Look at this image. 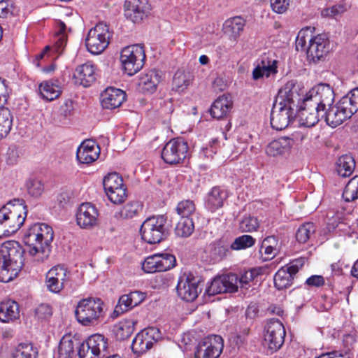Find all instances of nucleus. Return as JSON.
<instances>
[{
  "label": "nucleus",
  "instance_id": "79ce46f5",
  "mask_svg": "<svg viewBox=\"0 0 358 358\" xmlns=\"http://www.w3.org/2000/svg\"><path fill=\"white\" fill-rule=\"evenodd\" d=\"M37 349L30 343H20L12 355V358H37Z\"/></svg>",
  "mask_w": 358,
  "mask_h": 358
},
{
  "label": "nucleus",
  "instance_id": "58836bf2",
  "mask_svg": "<svg viewBox=\"0 0 358 358\" xmlns=\"http://www.w3.org/2000/svg\"><path fill=\"white\" fill-rule=\"evenodd\" d=\"M94 350H96L101 356L107 351L108 347V338L103 335L95 334L85 341Z\"/></svg>",
  "mask_w": 358,
  "mask_h": 358
},
{
  "label": "nucleus",
  "instance_id": "7ed1b4c3",
  "mask_svg": "<svg viewBox=\"0 0 358 358\" xmlns=\"http://www.w3.org/2000/svg\"><path fill=\"white\" fill-rule=\"evenodd\" d=\"M296 50L306 51L308 59L316 63L331 50L330 41L324 34L313 35L310 27L302 29L296 39Z\"/></svg>",
  "mask_w": 358,
  "mask_h": 358
},
{
  "label": "nucleus",
  "instance_id": "9b49d317",
  "mask_svg": "<svg viewBox=\"0 0 358 358\" xmlns=\"http://www.w3.org/2000/svg\"><path fill=\"white\" fill-rule=\"evenodd\" d=\"M100 213L90 202L82 203L76 213V224L83 229H92L99 226Z\"/></svg>",
  "mask_w": 358,
  "mask_h": 358
},
{
  "label": "nucleus",
  "instance_id": "4c0bfd02",
  "mask_svg": "<svg viewBox=\"0 0 358 358\" xmlns=\"http://www.w3.org/2000/svg\"><path fill=\"white\" fill-rule=\"evenodd\" d=\"M39 92L45 100L52 101L60 96L62 90L59 85L51 80H47L40 84Z\"/></svg>",
  "mask_w": 358,
  "mask_h": 358
},
{
  "label": "nucleus",
  "instance_id": "1a4fd4ad",
  "mask_svg": "<svg viewBox=\"0 0 358 358\" xmlns=\"http://www.w3.org/2000/svg\"><path fill=\"white\" fill-rule=\"evenodd\" d=\"M110 32L108 26L99 23L92 28L87 36L85 45L87 50L93 55L101 53L108 47Z\"/></svg>",
  "mask_w": 358,
  "mask_h": 358
},
{
  "label": "nucleus",
  "instance_id": "6e6552de",
  "mask_svg": "<svg viewBox=\"0 0 358 358\" xmlns=\"http://www.w3.org/2000/svg\"><path fill=\"white\" fill-rule=\"evenodd\" d=\"M145 54L143 47L136 44L124 48L120 52L122 69L129 76H133L143 66Z\"/></svg>",
  "mask_w": 358,
  "mask_h": 358
},
{
  "label": "nucleus",
  "instance_id": "de8ad7c7",
  "mask_svg": "<svg viewBox=\"0 0 358 358\" xmlns=\"http://www.w3.org/2000/svg\"><path fill=\"white\" fill-rule=\"evenodd\" d=\"M315 231V227L313 223L307 222L303 224L299 227L296 233V239L301 243H305L314 234Z\"/></svg>",
  "mask_w": 358,
  "mask_h": 358
},
{
  "label": "nucleus",
  "instance_id": "20e7f679",
  "mask_svg": "<svg viewBox=\"0 0 358 358\" xmlns=\"http://www.w3.org/2000/svg\"><path fill=\"white\" fill-rule=\"evenodd\" d=\"M23 265V250L15 241H8L0 246V281L14 279Z\"/></svg>",
  "mask_w": 358,
  "mask_h": 358
},
{
  "label": "nucleus",
  "instance_id": "ddd939ff",
  "mask_svg": "<svg viewBox=\"0 0 358 358\" xmlns=\"http://www.w3.org/2000/svg\"><path fill=\"white\" fill-rule=\"evenodd\" d=\"M162 337L158 328L148 327L139 332L134 338L131 349L135 354L142 355L150 349Z\"/></svg>",
  "mask_w": 358,
  "mask_h": 358
},
{
  "label": "nucleus",
  "instance_id": "4be33fe9",
  "mask_svg": "<svg viewBox=\"0 0 358 358\" xmlns=\"http://www.w3.org/2000/svg\"><path fill=\"white\" fill-rule=\"evenodd\" d=\"M146 294L140 291L131 292L122 295L115 307L113 314L118 316L141 304L145 299Z\"/></svg>",
  "mask_w": 358,
  "mask_h": 358
},
{
  "label": "nucleus",
  "instance_id": "473e14b6",
  "mask_svg": "<svg viewBox=\"0 0 358 358\" xmlns=\"http://www.w3.org/2000/svg\"><path fill=\"white\" fill-rule=\"evenodd\" d=\"M193 80L194 76L192 73L178 70L175 73L173 78V90L180 93L183 92L192 85Z\"/></svg>",
  "mask_w": 358,
  "mask_h": 358
},
{
  "label": "nucleus",
  "instance_id": "a19ab883",
  "mask_svg": "<svg viewBox=\"0 0 358 358\" xmlns=\"http://www.w3.org/2000/svg\"><path fill=\"white\" fill-rule=\"evenodd\" d=\"M74 355V343L70 336H64L59 344L57 358H72Z\"/></svg>",
  "mask_w": 358,
  "mask_h": 358
},
{
  "label": "nucleus",
  "instance_id": "4d7b16f0",
  "mask_svg": "<svg viewBox=\"0 0 358 358\" xmlns=\"http://www.w3.org/2000/svg\"><path fill=\"white\" fill-rule=\"evenodd\" d=\"M28 194L32 197H39L44 191V187L41 180L38 179H30L26 184Z\"/></svg>",
  "mask_w": 358,
  "mask_h": 358
},
{
  "label": "nucleus",
  "instance_id": "13d9d810",
  "mask_svg": "<svg viewBox=\"0 0 358 358\" xmlns=\"http://www.w3.org/2000/svg\"><path fill=\"white\" fill-rule=\"evenodd\" d=\"M66 24L59 22L58 24V31L56 34V41L55 49L57 52H60L66 44L67 36L66 34Z\"/></svg>",
  "mask_w": 358,
  "mask_h": 358
},
{
  "label": "nucleus",
  "instance_id": "ea45409f",
  "mask_svg": "<svg viewBox=\"0 0 358 358\" xmlns=\"http://www.w3.org/2000/svg\"><path fill=\"white\" fill-rule=\"evenodd\" d=\"M194 230V224L191 217H181L175 228V234L181 238L189 237Z\"/></svg>",
  "mask_w": 358,
  "mask_h": 358
},
{
  "label": "nucleus",
  "instance_id": "052dcab7",
  "mask_svg": "<svg viewBox=\"0 0 358 358\" xmlns=\"http://www.w3.org/2000/svg\"><path fill=\"white\" fill-rule=\"evenodd\" d=\"M17 8L10 0L0 1V17H8L15 15Z\"/></svg>",
  "mask_w": 358,
  "mask_h": 358
},
{
  "label": "nucleus",
  "instance_id": "72a5a7b5",
  "mask_svg": "<svg viewBox=\"0 0 358 358\" xmlns=\"http://www.w3.org/2000/svg\"><path fill=\"white\" fill-rule=\"evenodd\" d=\"M227 196V192L224 189L220 187H213L208 196V208L213 211L221 208Z\"/></svg>",
  "mask_w": 358,
  "mask_h": 358
},
{
  "label": "nucleus",
  "instance_id": "393cba45",
  "mask_svg": "<svg viewBox=\"0 0 358 358\" xmlns=\"http://www.w3.org/2000/svg\"><path fill=\"white\" fill-rule=\"evenodd\" d=\"M124 100V92L112 87L106 88L101 94V104L106 109H115L120 107Z\"/></svg>",
  "mask_w": 358,
  "mask_h": 358
},
{
  "label": "nucleus",
  "instance_id": "3c124183",
  "mask_svg": "<svg viewBox=\"0 0 358 358\" xmlns=\"http://www.w3.org/2000/svg\"><path fill=\"white\" fill-rule=\"evenodd\" d=\"M259 274V271L256 268H252L241 272L239 275H238V284L239 285V288L247 289L250 286L251 282Z\"/></svg>",
  "mask_w": 358,
  "mask_h": 358
},
{
  "label": "nucleus",
  "instance_id": "aec40b11",
  "mask_svg": "<svg viewBox=\"0 0 358 358\" xmlns=\"http://www.w3.org/2000/svg\"><path fill=\"white\" fill-rule=\"evenodd\" d=\"M327 107L324 119L326 123L333 128L341 125L352 115L340 100L334 106L331 104Z\"/></svg>",
  "mask_w": 358,
  "mask_h": 358
},
{
  "label": "nucleus",
  "instance_id": "0e129e2a",
  "mask_svg": "<svg viewBox=\"0 0 358 358\" xmlns=\"http://www.w3.org/2000/svg\"><path fill=\"white\" fill-rule=\"evenodd\" d=\"M289 2L290 0H270L272 10L278 14H282L287 10Z\"/></svg>",
  "mask_w": 358,
  "mask_h": 358
},
{
  "label": "nucleus",
  "instance_id": "774afa93",
  "mask_svg": "<svg viewBox=\"0 0 358 358\" xmlns=\"http://www.w3.org/2000/svg\"><path fill=\"white\" fill-rule=\"evenodd\" d=\"M343 11V7L340 5H335L326 8L322 10V15L326 17H333Z\"/></svg>",
  "mask_w": 358,
  "mask_h": 358
},
{
  "label": "nucleus",
  "instance_id": "8fccbe9b",
  "mask_svg": "<svg viewBox=\"0 0 358 358\" xmlns=\"http://www.w3.org/2000/svg\"><path fill=\"white\" fill-rule=\"evenodd\" d=\"M142 209V204L138 201L130 202L124 205L118 213V217L122 219L132 218Z\"/></svg>",
  "mask_w": 358,
  "mask_h": 358
},
{
  "label": "nucleus",
  "instance_id": "2f4dec72",
  "mask_svg": "<svg viewBox=\"0 0 358 358\" xmlns=\"http://www.w3.org/2000/svg\"><path fill=\"white\" fill-rule=\"evenodd\" d=\"M231 99L225 96H219L212 104L210 113L213 117L221 119L226 117L232 108Z\"/></svg>",
  "mask_w": 358,
  "mask_h": 358
},
{
  "label": "nucleus",
  "instance_id": "e433bc0d",
  "mask_svg": "<svg viewBox=\"0 0 358 358\" xmlns=\"http://www.w3.org/2000/svg\"><path fill=\"white\" fill-rule=\"evenodd\" d=\"M355 162L350 155H344L340 157L336 162V170L337 173L342 177H348L354 171Z\"/></svg>",
  "mask_w": 358,
  "mask_h": 358
},
{
  "label": "nucleus",
  "instance_id": "49530a36",
  "mask_svg": "<svg viewBox=\"0 0 358 358\" xmlns=\"http://www.w3.org/2000/svg\"><path fill=\"white\" fill-rule=\"evenodd\" d=\"M292 278L291 274L285 268L282 267L275 273L274 276V285L278 289H283L289 287L292 284Z\"/></svg>",
  "mask_w": 358,
  "mask_h": 358
},
{
  "label": "nucleus",
  "instance_id": "a878e982",
  "mask_svg": "<svg viewBox=\"0 0 358 358\" xmlns=\"http://www.w3.org/2000/svg\"><path fill=\"white\" fill-rule=\"evenodd\" d=\"M96 68L92 62L78 66L73 73L75 83L85 87L90 86L96 80Z\"/></svg>",
  "mask_w": 358,
  "mask_h": 358
},
{
  "label": "nucleus",
  "instance_id": "c756f323",
  "mask_svg": "<svg viewBox=\"0 0 358 358\" xmlns=\"http://www.w3.org/2000/svg\"><path fill=\"white\" fill-rule=\"evenodd\" d=\"M280 250V243L275 236L266 237L260 248V253L264 261H268L274 258Z\"/></svg>",
  "mask_w": 358,
  "mask_h": 358
},
{
  "label": "nucleus",
  "instance_id": "f03ea898",
  "mask_svg": "<svg viewBox=\"0 0 358 358\" xmlns=\"http://www.w3.org/2000/svg\"><path fill=\"white\" fill-rule=\"evenodd\" d=\"M53 238L52 228L45 223L31 225L23 235V242L29 248V255L37 262H42L48 257Z\"/></svg>",
  "mask_w": 358,
  "mask_h": 358
},
{
  "label": "nucleus",
  "instance_id": "dca6fc26",
  "mask_svg": "<svg viewBox=\"0 0 358 358\" xmlns=\"http://www.w3.org/2000/svg\"><path fill=\"white\" fill-rule=\"evenodd\" d=\"M200 280L192 274L181 276L177 285V293L183 301H193L201 292Z\"/></svg>",
  "mask_w": 358,
  "mask_h": 358
},
{
  "label": "nucleus",
  "instance_id": "e2e57ef3",
  "mask_svg": "<svg viewBox=\"0 0 358 358\" xmlns=\"http://www.w3.org/2000/svg\"><path fill=\"white\" fill-rule=\"evenodd\" d=\"M78 355L80 358H100L101 355L94 350L86 342H83L78 349Z\"/></svg>",
  "mask_w": 358,
  "mask_h": 358
},
{
  "label": "nucleus",
  "instance_id": "39448f33",
  "mask_svg": "<svg viewBox=\"0 0 358 358\" xmlns=\"http://www.w3.org/2000/svg\"><path fill=\"white\" fill-rule=\"evenodd\" d=\"M27 206L20 200L8 202L0 209V238L15 233L24 224Z\"/></svg>",
  "mask_w": 358,
  "mask_h": 358
},
{
  "label": "nucleus",
  "instance_id": "5fc2aeb1",
  "mask_svg": "<svg viewBox=\"0 0 358 358\" xmlns=\"http://www.w3.org/2000/svg\"><path fill=\"white\" fill-rule=\"evenodd\" d=\"M195 210V204L191 200H183L179 202L176 208V211L181 217H190Z\"/></svg>",
  "mask_w": 358,
  "mask_h": 358
},
{
  "label": "nucleus",
  "instance_id": "f8f14e48",
  "mask_svg": "<svg viewBox=\"0 0 358 358\" xmlns=\"http://www.w3.org/2000/svg\"><path fill=\"white\" fill-rule=\"evenodd\" d=\"M302 89L293 80L288 81L278 91L275 102L298 110L302 101Z\"/></svg>",
  "mask_w": 358,
  "mask_h": 358
},
{
  "label": "nucleus",
  "instance_id": "2eb2a0df",
  "mask_svg": "<svg viewBox=\"0 0 358 358\" xmlns=\"http://www.w3.org/2000/svg\"><path fill=\"white\" fill-rule=\"evenodd\" d=\"M285 336V327L278 320H271L266 324L264 334V342L271 352L280 349L284 343Z\"/></svg>",
  "mask_w": 358,
  "mask_h": 358
},
{
  "label": "nucleus",
  "instance_id": "0eeeda50",
  "mask_svg": "<svg viewBox=\"0 0 358 358\" xmlns=\"http://www.w3.org/2000/svg\"><path fill=\"white\" fill-rule=\"evenodd\" d=\"M168 231L167 218L164 215L147 218L141 227L142 239L150 244L161 242L166 236Z\"/></svg>",
  "mask_w": 358,
  "mask_h": 358
},
{
  "label": "nucleus",
  "instance_id": "c85d7f7f",
  "mask_svg": "<svg viewBox=\"0 0 358 358\" xmlns=\"http://www.w3.org/2000/svg\"><path fill=\"white\" fill-rule=\"evenodd\" d=\"M20 317L19 305L15 301L8 299L0 303V321L4 323L13 322Z\"/></svg>",
  "mask_w": 358,
  "mask_h": 358
},
{
  "label": "nucleus",
  "instance_id": "bf43d9fd",
  "mask_svg": "<svg viewBox=\"0 0 358 358\" xmlns=\"http://www.w3.org/2000/svg\"><path fill=\"white\" fill-rule=\"evenodd\" d=\"M106 195L108 199L113 203H121L124 201L127 196V189L125 186L117 187L106 193Z\"/></svg>",
  "mask_w": 358,
  "mask_h": 358
},
{
  "label": "nucleus",
  "instance_id": "6e6d98bb",
  "mask_svg": "<svg viewBox=\"0 0 358 358\" xmlns=\"http://www.w3.org/2000/svg\"><path fill=\"white\" fill-rule=\"evenodd\" d=\"M223 275L215 278L206 289L209 295H215L226 292L227 288L224 285Z\"/></svg>",
  "mask_w": 358,
  "mask_h": 358
},
{
  "label": "nucleus",
  "instance_id": "09e8293b",
  "mask_svg": "<svg viewBox=\"0 0 358 358\" xmlns=\"http://www.w3.org/2000/svg\"><path fill=\"white\" fill-rule=\"evenodd\" d=\"M340 101L353 115L358 110V87L352 90L346 96H343Z\"/></svg>",
  "mask_w": 358,
  "mask_h": 358
},
{
  "label": "nucleus",
  "instance_id": "cd10ccee",
  "mask_svg": "<svg viewBox=\"0 0 358 358\" xmlns=\"http://www.w3.org/2000/svg\"><path fill=\"white\" fill-rule=\"evenodd\" d=\"M245 26V20L241 16L227 19L223 24L224 34L229 38L236 40L243 32Z\"/></svg>",
  "mask_w": 358,
  "mask_h": 358
},
{
  "label": "nucleus",
  "instance_id": "b1692460",
  "mask_svg": "<svg viewBox=\"0 0 358 358\" xmlns=\"http://www.w3.org/2000/svg\"><path fill=\"white\" fill-rule=\"evenodd\" d=\"M100 155V148L91 140L83 141L78 147L76 153L77 159L82 164H91L95 162Z\"/></svg>",
  "mask_w": 358,
  "mask_h": 358
},
{
  "label": "nucleus",
  "instance_id": "c9c22d12",
  "mask_svg": "<svg viewBox=\"0 0 358 358\" xmlns=\"http://www.w3.org/2000/svg\"><path fill=\"white\" fill-rule=\"evenodd\" d=\"M136 321L133 319H126L120 321L114 327V333L118 340H124L131 336L135 329Z\"/></svg>",
  "mask_w": 358,
  "mask_h": 358
},
{
  "label": "nucleus",
  "instance_id": "37998d69",
  "mask_svg": "<svg viewBox=\"0 0 358 358\" xmlns=\"http://www.w3.org/2000/svg\"><path fill=\"white\" fill-rule=\"evenodd\" d=\"M12 116L7 108H0V138L6 137L12 127Z\"/></svg>",
  "mask_w": 358,
  "mask_h": 358
},
{
  "label": "nucleus",
  "instance_id": "9d476101",
  "mask_svg": "<svg viewBox=\"0 0 358 358\" xmlns=\"http://www.w3.org/2000/svg\"><path fill=\"white\" fill-rule=\"evenodd\" d=\"M176 262V257L173 255L157 253L147 257L141 263V267L146 273H155L171 269Z\"/></svg>",
  "mask_w": 358,
  "mask_h": 358
},
{
  "label": "nucleus",
  "instance_id": "c03bdc74",
  "mask_svg": "<svg viewBox=\"0 0 358 358\" xmlns=\"http://www.w3.org/2000/svg\"><path fill=\"white\" fill-rule=\"evenodd\" d=\"M106 194L117 187L124 186L122 178L117 173H108L103 180Z\"/></svg>",
  "mask_w": 358,
  "mask_h": 358
},
{
  "label": "nucleus",
  "instance_id": "423d86ee",
  "mask_svg": "<svg viewBox=\"0 0 358 358\" xmlns=\"http://www.w3.org/2000/svg\"><path fill=\"white\" fill-rule=\"evenodd\" d=\"M75 315L77 321L83 326L96 325L104 317V303L99 298L83 299L78 303Z\"/></svg>",
  "mask_w": 358,
  "mask_h": 358
},
{
  "label": "nucleus",
  "instance_id": "7c9ffc66",
  "mask_svg": "<svg viewBox=\"0 0 358 358\" xmlns=\"http://www.w3.org/2000/svg\"><path fill=\"white\" fill-rule=\"evenodd\" d=\"M278 62L275 59H264L254 69L252 78L258 80L262 78L274 77L278 73Z\"/></svg>",
  "mask_w": 358,
  "mask_h": 358
},
{
  "label": "nucleus",
  "instance_id": "603ef678",
  "mask_svg": "<svg viewBox=\"0 0 358 358\" xmlns=\"http://www.w3.org/2000/svg\"><path fill=\"white\" fill-rule=\"evenodd\" d=\"M255 239L250 235H242L235 238L230 245V248L234 250H245L255 244Z\"/></svg>",
  "mask_w": 358,
  "mask_h": 358
},
{
  "label": "nucleus",
  "instance_id": "4468645a",
  "mask_svg": "<svg viewBox=\"0 0 358 358\" xmlns=\"http://www.w3.org/2000/svg\"><path fill=\"white\" fill-rule=\"evenodd\" d=\"M187 152V143L182 139L174 138L165 145L162 152V157L167 164H177L186 158Z\"/></svg>",
  "mask_w": 358,
  "mask_h": 358
},
{
  "label": "nucleus",
  "instance_id": "6ab92c4d",
  "mask_svg": "<svg viewBox=\"0 0 358 358\" xmlns=\"http://www.w3.org/2000/svg\"><path fill=\"white\" fill-rule=\"evenodd\" d=\"M150 10L147 0H126L124 3V15L134 23L141 22Z\"/></svg>",
  "mask_w": 358,
  "mask_h": 358
},
{
  "label": "nucleus",
  "instance_id": "f257e3e1",
  "mask_svg": "<svg viewBox=\"0 0 358 358\" xmlns=\"http://www.w3.org/2000/svg\"><path fill=\"white\" fill-rule=\"evenodd\" d=\"M334 101V92L329 85L319 84L312 87L303 96L298 108L300 122L306 127L315 126L324 118L325 110Z\"/></svg>",
  "mask_w": 358,
  "mask_h": 358
},
{
  "label": "nucleus",
  "instance_id": "5701e85b",
  "mask_svg": "<svg viewBox=\"0 0 358 358\" xmlns=\"http://www.w3.org/2000/svg\"><path fill=\"white\" fill-rule=\"evenodd\" d=\"M294 144V140L289 136H282L268 143L264 151L270 157H280L288 153Z\"/></svg>",
  "mask_w": 358,
  "mask_h": 358
},
{
  "label": "nucleus",
  "instance_id": "f704fd0d",
  "mask_svg": "<svg viewBox=\"0 0 358 358\" xmlns=\"http://www.w3.org/2000/svg\"><path fill=\"white\" fill-rule=\"evenodd\" d=\"M230 245L224 240H219L211 243L208 248V253L211 260L217 262L227 255Z\"/></svg>",
  "mask_w": 358,
  "mask_h": 358
},
{
  "label": "nucleus",
  "instance_id": "338daca9",
  "mask_svg": "<svg viewBox=\"0 0 358 358\" xmlns=\"http://www.w3.org/2000/svg\"><path fill=\"white\" fill-rule=\"evenodd\" d=\"M8 94L9 92L6 80L0 78V108H4L3 106L7 101Z\"/></svg>",
  "mask_w": 358,
  "mask_h": 358
},
{
  "label": "nucleus",
  "instance_id": "864d4df0",
  "mask_svg": "<svg viewBox=\"0 0 358 358\" xmlns=\"http://www.w3.org/2000/svg\"><path fill=\"white\" fill-rule=\"evenodd\" d=\"M259 222L256 217L245 216L239 223V229L242 232H254L257 231L259 227Z\"/></svg>",
  "mask_w": 358,
  "mask_h": 358
},
{
  "label": "nucleus",
  "instance_id": "680f3d73",
  "mask_svg": "<svg viewBox=\"0 0 358 358\" xmlns=\"http://www.w3.org/2000/svg\"><path fill=\"white\" fill-rule=\"evenodd\" d=\"M223 279L227 288L226 292H236L238 291L239 288L238 275L234 273L223 275Z\"/></svg>",
  "mask_w": 358,
  "mask_h": 358
},
{
  "label": "nucleus",
  "instance_id": "69168bd1",
  "mask_svg": "<svg viewBox=\"0 0 358 358\" xmlns=\"http://www.w3.org/2000/svg\"><path fill=\"white\" fill-rule=\"evenodd\" d=\"M52 314V308L48 304H41L36 310V315L41 320L49 318Z\"/></svg>",
  "mask_w": 358,
  "mask_h": 358
},
{
  "label": "nucleus",
  "instance_id": "a18cd8bd",
  "mask_svg": "<svg viewBox=\"0 0 358 358\" xmlns=\"http://www.w3.org/2000/svg\"><path fill=\"white\" fill-rule=\"evenodd\" d=\"M343 198L347 202L352 201L358 198V176H356L349 180L343 192Z\"/></svg>",
  "mask_w": 358,
  "mask_h": 358
},
{
  "label": "nucleus",
  "instance_id": "a211bd4d",
  "mask_svg": "<svg viewBox=\"0 0 358 358\" xmlns=\"http://www.w3.org/2000/svg\"><path fill=\"white\" fill-rule=\"evenodd\" d=\"M224 348L220 336L213 335L201 342L195 352V358H218Z\"/></svg>",
  "mask_w": 358,
  "mask_h": 358
},
{
  "label": "nucleus",
  "instance_id": "412c9836",
  "mask_svg": "<svg viewBox=\"0 0 358 358\" xmlns=\"http://www.w3.org/2000/svg\"><path fill=\"white\" fill-rule=\"evenodd\" d=\"M69 279V271L62 266L52 267L46 274L48 289L54 293L59 292Z\"/></svg>",
  "mask_w": 358,
  "mask_h": 358
},
{
  "label": "nucleus",
  "instance_id": "f3484780",
  "mask_svg": "<svg viewBox=\"0 0 358 358\" xmlns=\"http://www.w3.org/2000/svg\"><path fill=\"white\" fill-rule=\"evenodd\" d=\"M295 108L274 102L271 113V125L275 130L285 129L296 116Z\"/></svg>",
  "mask_w": 358,
  "mask_h": 358
},
{
  "label": "nucleus",
  "instance_id": "bb28decb",
  "mask_svg": "<svg viewBox=\"0 0 358 358\" xmlns=\"http://www.w3.org/2000/svg\"><path fill=\"white\" fill-rule=\"evenodd\" d=\"M160 79L161 76L156 70H150L147 73H142L138 78L139 89L143 93H152L156 90Z\"/></svg>",
  "mask_w": 358,
  "mask_h": 358
}]
</instances>
